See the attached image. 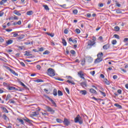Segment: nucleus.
I'll use <instances>...</instances> for the list:
<instances>
[{
  "label": "nucleus",
  "mask_w": 128,
  "mask_h": 128,
  "mask_svg": "<svg viewBox=\"0 0 128 128\" xmlns=\"http://www.w3.org/2000/svg\"><path fill=\"white\" fill-rule=\"evenodd\" d=\"M23 120H24V122H28V124H32V120L28 119V118L26 117L24 118Z\"/></svg>",
  "instance_id": "10"
},
{
  "label": "nucleus",
  "mask_w": 128,
  "mask_h": 128,
  "mask_svg": "<svg viewBox=\"0 0 128 128\" xmlns=\"http://www.w3.org/2000/svg\"><path fill=\"white\" fill-rule=\"evenodd\" d=\"M53 94L54 96H58V90L54 88L53 90Z\"/></svg>",
  "instance_id": "18"
},
{
  "label": "nucleus",
  "mask_w": 128,
  "mask_h": 128,
  "mask_svg": "<svg viewBox=\"0 0 128 128\" xmlns=\"http://www.w3.org/2000/svg\"><path fill=\"white\" fill-rule=\"evenodd\" d=\"M114 106H116V108H122V106L118 104H115Z\"/></svg>",
  "instance_id": "25"
},
{
  "label": "nucleus",
  "mask_w": 128,
  "mask_h": 128,
  "mask_svg": "<svg viewBox=\"0 0 128 128\" xmlns=\"http://www.w3.org/2000/svg\"><path fill=\"white\" fill-rule=\"evenodd\" d=\"M117 92H118V94H121L122 90H118V91H117Z\"/></svg>",
  "instance_id": "54"
},
{
  "label": "nucleus",
  "mask_w": 128,
  "mask_h": 128,
  "mask_svg": "<svg viewBox=\"0 0 128 128\" xmlns=\"http://www.w3.org/2000/svg\"><path fill=\"white\" fill-rule=\"evenodd\" d=\"M116 42H117L116 41V40H112V44H114V45L116 44Z\"/></svg>",
  "instance_id": "38"
},
{
  "label": "nucleus",
  "mask_w": 128,
  "mask_h": 128,
  "mask_svg": "<svg viewBox=\"0 0 128 128\" xmlns=\"http://www.w3.org/2000/svg\"><path fill=\"white\" fill-rule=\"evenodd\" d=\"M12 42H14V40H8L6 42V44L8 46V44H12Z\"/></svg>",
  "instance_id": "17"
},
{
  "label": "nucleus",
  "mask_w": 128,
  "mask_h": 128,
  "mask_svg": "<svg viewBox=\"0 0 128 128\" xmlns=\"http://www.w3.org/2000/svg\"><path fill=\"white\" fill-rule=\"evenodd\" d=\"M36 68L37 70H40V68H41L40 65H37L36 66Z\"/></svg>",
  "instance_id": "52"
},
{
  "label": "nucleus",
  "mask_w": 128,
  "mask_h": 128,
  "mask_svg": "<svg viewBox=\"0 0 128 128\" xmlns=\"http://www.w3.org/2000/svg\"><path fill=\"white\" fill-rule=\"evenodd\" d=\"M48 74L50 76H56L54 70L52 68H50L48 70Z\"/></svg>",
  "instance_id": "2"
},
{
  "label": "nucleus",
  "mask_w": 128,
  "mask_h": 128,
  "mask_svg": "<svg viewBox=\"0 0 128 128\" xmlns=\"http://www.w3.org/2000/svg\"><path fill=\"white\" fill-rule=\"evenodd\" d=\"M14 14H16V16H22V14H20V11L15 10L14 11Z\"/></svg>",
  "instance_id": "11"
},
{
  "label": "nucleus",
  "mask_w": 128,
  "mask_h": 128,
  "mask_svg": "<svg viewBox=\"0 0 128 128\" xmlns=\"http://www.w3.org/2000/svg\"><path fill=\"white\" fill-rule=\"evenodd\" d=\"M102 58H96L94 62L95 64H98V62H102Z\"/></svg>",
  "instance_id": "12"
},
{
  "label": "nucleus",
  "mask_w": 128,
  "mask_h": 128,
  "mask_svg": "<svg viewBox=\"0 0 128 128\" xmlns=\"http://www.w3.org/2000/svg\"><path fill=\"white\" fill-rule=\"evenodd\" d=\"M74 14H78V10H74L72 12Z\"/></svg>",
  "instance_id": "40"
},
{
  "label": "nucleus",
  "mask_w": 128,
  "mask_h": 128,
  "mask_svg": "<svg viewBox=\"0 0 128 128\" xmlns=\"http://www.w3.org/2000/svg\"><path fill=\"white\" fill-rule=\"evenodd\" d=\"M68 30L66 29L64 30V34H68Z\"/></svg>",
  "instance_id": "46"
},
{
  "label": "nucleus",
  "mask_w": 128,
  "mask_h": 128,
  "mask_svg": "<svg viewBox=\"0 0 128 128\" xmlns=\"http://www.w3.org/2000/svg\"><path fill=\"white\" fill-rule=\"evenodd\" d=\"M128 38H124V42H128Z\"/></svg>",
  "instance_id": "64"
},
{
  "label": "nucleus",
  "mask_w": 128,
  "mask_h": 128,
  "mask_svg": "<svg viewBox=\"0 0 128 128\" xmlns=\"http://www.w3.org/2000/svg\"><path fill=\"white\" fill-rule=\"evenodd\" d=\"M70 54H76V51H74V50H71L70 51Z\"/></svg>",
  "instance_id": "45"
},
{
  "label": "nucleus",
  "mask_w": 128,
  "mask_h": 128,
  "mask_svg": "<svg viewBox=\"0 0 128 128\" xmlns=\"http://www.w3.org/2000/svg\"><path fill=\"white\" fill-rule=\"evenodd\" d=\"M6 32H12V29H6Z\"/></svg>",
  "instance_id": "48"
},
{
  "label": "nucleus",
  "mask_w": 128,
  "mask_h": 128,
  "mask_svg": "<svg viewBox=\"0 0 128 128\" xmlns=\"http://www.w3.org/2000/svg\"><path fill=\"white\" fill-rule=\"evenodd\" d=\"M90 92L92 94H96V90H94V88L90 89Z\"/></svg>",
  "instance_id": "24"
},
{
  "label": "nucleus",
  "mask_w": 128,
  "mask_h": 128,
  "mask_svg": "<svg viewBox=\"0 0 128 128\" xmlns=\"http://www.w3.org/2000/svg\"><path fill=\"white\" fill-rule=\"evenodd\" d=\"M2 110L4 112H6V114H8V110H6V108L4 107H2Z\"/></svg>",
  "instance_id": "22"
},
{
  "label": "nucleus",
  "mask_w": 128,
  "mask_h": 128,
  "mask_svg": "<svg viewBox=\"0 0 128 128\" xmlns=\"http://www.w3.org/2000/svg\"><path fill=\"white\" fill-rule=\"evenodd\" d=\"M10 98H12V95H10V94H8L6 100H8L10 99Z\"/></svg>",
  "instance_id": "27"
},
{
  "label": "nucleus",
  "mask_w": 128,
  "mask_h": 128,
  "mask_svg": "<svg viewBox=\"0 0 128 128\" xmlns=\"http://www.w3.org/2000/svg\"><path fill=\"white\" fill-rule=\"evenodd\" d=\"M46 34H48V36H51V38H54V33L50 34L46 32Z\"/></svg>",
  "instance_id": "26"
},
{
  "label": "nucleus",
  "mask_w": 128,
  "mask_h": 128,
  "mask_svg": "<svg viewBox=\"0 0 128 128\" xmlns=\"http://www.w3.org/2000/svg\"><path fill=\"white\" fill-rule=\"evenodd\" d=\"M116 14H122V10L120 9L116 10Z\"/></svg>",
  "instance_id": "41"
},
{
  "label": "nucleus",
  "mask_w": 128,
  "mask_h": 128,
  "mask_svg": "<svg viewBox=\"0 0 128 128\" xmlns=\"http://www.w3.org/2000/svg\"><path fill=\"white\" fill-rule=\"evenodd\" d=\"M8 90H16V87L8 86Z\"/></svg>",
  "instance_id": "21"
},
{
  "label": "nucleus",
  "mask_w": 128,
  "mask_h": 128,
  "mask_svg": "<svg viewBox=\"0 0 128 128\" xmlns=\"http://www.w3.org/2000/svg\"><path fill=\"white\" fill-rule=\"evenodd\" d=\"M63 122L64 124H65V126H70V120H68L66 118H64Z\"/></svg>",
  "instance_id": "9"
},
{
  "label": "nucleus",
  "mask_w": 128,
  "mask_h": 128,
  "mask_svg": "<svg viewBox=\"0 0 128 128\" xmlns=\"http://www.w3.org/2000/svg\"><path fill=\"white\" fill-rule=\"evenodd\" d=\"M27 16H32L34 14V12L32 10L28 11L26 12Z\"/></svg>",
  "instance_id": "19"
},
{
  "label": "nucleus",
  "mask_w": 128,
  "mask_h": 128,
  "mask_svg": "<svg viewBox=\"0 0 128 128\" xmlns=\"http://www.w3.org/2000/svg\"><path fill=\"white\" fill-rule=\"evenodd\" d=\"M104 50H108L110 48V44H108L103 46Z\"/></svg>",
  "instance_id": "15"
},
{
  "label": "nucleus",
  "mask_w": 128,
  "mask_h": 128,
  "mask_svg": "<svg viewBox=\"0 0 128 128\" xmlns=\"http://www.w3.org/2000/svg\"><path fill=\"white\" fill-rule=\"evenodd\" d=\"M94 44H96V42L92 40L88 41L87 48H92V46H94Z\"/></svg>",
  "instance_id": "4"
},
{
  "label": "nucleus",
  "mask_w": 128,
  "mask_h": 128,
  "mask_svg": "<svg viewBox=\"0 0 128 128\" xmlns=\"http://www.w3.org/2000/svg\"><path fill=\"white\" fill-rule=\"evenodd\" d=\"M14 20H18V16H14Z\"/></svg>",
  "instance_id": "58"
},
{
  "label": "nucleus",
  "mask_w": 128,
  "mask_h": 128,
  "mask_svg": "<svg viewBox=\"0 0 128 128\" xmlns=\"http://www.w3.org/2000/svg\"><path fill=\"white\" fill-rule=\"evenodd\" d=\"M24 56H30V58H32V54H30L28 51H26V54H24Z\"/></svg>",
  "instance_id": "13"
},
{
  "label": "nucleus",
  "mask_w": 128,
  "mask_h": 128,
  "mask_svg": "<svg viewBox=\"0 0 128 128\" xmlns=\"http://www.w3.org/2000/svg\"><path fill=\"white\" fill-rule=\"evenodd\" d=\"M18 36V34L15 33L14 34L13 36L14 38H16V36Z\"/></svg>",
  "instance_id": "59"
},
{
  "label": "nucleus",
  "mask_w": 128,
  "mask_h": 128,
  "mask_svg": "<svg viewBox=\"0 0 128 128\" xmlns=\"http://www.w3.org/2000/svg\"><path fill=\"white\" fill-rule=\"evenodd\" d=\"M99 6L100 8H102V6H104V4L102 3L99 4Z\"/></svg>",
  "instance_id": "62"
},
{
  "label": "nucleus",
  "mask_w": 128,
  "mask_h": 128,
  "mask_svg": "<svg viewBox=\"0 0 128 128\" xmlns=\"http://www.w3.org/2000/svg\"><path fill=\"white\" fill-rule=\"evenodd\" d=\"M3 86H6L7 88H8V86H10V84L4 82H3Z\"/></svg>",
  "instance_id": "32"
},
{
  "label": "nucleus",
  "mask_w": 128,
  "mask_h": 128,
  "mask_svg": "<svg viewBox=\"0 0 128 128\" xmlns=\"http://www.w3.org/2000/svg\"><path fill=\"white\" fill-rule=\"evenodd\" d=\"M75 30L76 34H80V29L76 28Z\"/></svg>",
  "instance_id": "43"
},
{
  "label": "nucleus",
  "mask_w": 128,
  "mask_h": 128,
  "mask_svg": "<svg viewBox=\"0 0 128 128\" xmlns=\"http://www.w3.org/2000/svg\"><path fill=\"white\" fill-rule=\"evenodd\" d=\"M18 120L19 122L21 123V124H24V122L23 120L18 118Z\"/></svg>",
  "instance_id": "28"
},
{
  "label": "nucleus",
  "mask_w": 128,
  "mask_h": 128,
  "mask_svg": "<svg viewBox=\"0 0 128 128\" xmlns=\"http://www.w3.org/2000/svg\"><path fill=\"white\" fill-rule=\"evenodd\" d=\"M6 2H8L7 0H2L1 2H0V4H6Z\"/></svg>",
  "instance_id": "36"
},
{
  "label": "nucleus",
  "mask_w": 128,
  "mask_h": 128,
  "mask_svg": "<svg viewBox=\"0 0 128 128\" xmlns=\"http://www.w3.org/2000/svg\"><path fill=\"white\" fill-rule=\"evenodd\" d=\"M20 64H21L22 66H26V64H24V63L22 62H20Z\"/></svg>",
  "instance_id": "47"
},
{
  "label": "nucleus",
  "mask_w": 128,
  "mask_h": 128,
  "mask_svg": "<svg viewBox=\"0 0 128 128\" xmlns=\"http://www.w3.org/2000/svg\"><path fill=\"white\" fill-rule=\"evenodd\" d=\"M56 80H60V82H64V79H62L60 78H56Z\"/></svg>",
  "instance_id": "51"
},
{
  "label": "nucleus",
  "mask_w": 128,
  "mask_h": 128,
  "mask_svg": "<svg viewBox=\"0 0 128 128\" xmlns=\"http://www.w3.org/2000/svg\"><path fill=\"white\" fill-rule=\"evenodd\" d=\"M114 38H118V40H120V36L115 34L114 35Z\"/></svg>",
  "instance_id": "35"
},
{
  "label": "nucleus",
  "mask_w": 128,
  "mask_h": 128,
  "mask_svg": "<svg viewBox=\"0 0 128 128\" xmlns=\"http://www.w3.org/2000/svg\"><path fill=\"white\" fill-rule=\"evenodd\" d=\"M113 78H114V80H116V78H118V76H116V75H114V76H113Z\"/></svg>",
  "instance_id": "56"
},
{
  "label": "nucleus",
  "mask_w": 128,
  "mask_h": 128,
  "mask_svg": "<svg viewBox=\"0 0 128 128\" xmlns=\"http://www.w3.org/2000/svg\"><path fill=\"white\" fill-rule=\"evenodd\" d=\"M78 76L80 78H82L84 80H86V78H84V74L82 71H80L78 72Z\"/></svg>",
  "instance_id": "5"
},
{
  "label": "nucleus",
  "mask_w": 128,
  "mask_h": 128,
  "mask_svg": "<svg viewBox=\"0 0 128 128\" xmlns=\"http://www.w3.org/2000/svg\"><path fill=\"white\" fill-rule=\"evenodd\" d=\"M80 86H82L84 88H86L88 86V82L84 81L80 83Z\"/></svg>",
  "instance_id": "6"
},
{
  "label": "nucleus",
  "mask_w": 128,
  "mask_h": 128,
  "mask_svg": "<svg viewBox=\"0 0 128 128\" xmlns=\"http://www.w3.org/2000/svg\"><path fill=\"white\" fill-rule=\"evenodd\" d=\"M72 42H73V44H76L77 41L76 40H73L72 41Z\"/></svg>",
  "instance_id": "60"
},
{
  "label": "nucleus",
  "mask_w": 128,
  "mask_h": 128,
  "mask_svg": "<svg viewBox=\"0 0 128 128\" xmlns=\"http://www.w3.org/2000/svg\"><path fill=\"white\" fill-rule=\"evenodd\" d=\"M4 42V39L2 38V36H0V42Z\"/></svg>",
  "instance_id": "44"
},
{
  "label": "nucleus",
  "mask_w": 128,
  "mask_h": 128,
  "mask_svg": "<svg viewBox=\"0 0 128 128\" xmlns=\"http://www.w3.org/2000/svg\"><path fill=\"white\" fill-rule=\"evenodd\" d=\"M114 30H116V32H118L120 30V27H118V26H115Z\"/></svg>",
  "instance_id": "33"
},
{
  "label": "nucleus",
  "mask_w": 128,
  "mask_h": 128,
  "mask_svg": "<svg viewBox=\"0 0 128 128\" xmlns=\"http://www.w3.org/2000/svg\"><path fill=\"white\" fill-rule=\"evenodd\" d=\"M80 94H81L83 96H86V94H88V92L86 90H80Z\"/></svg>",
  "instance_id": "14"
},
{
  "label": "nucleus",
  "mask_w": 128,
  "mask_h": 128,
  "mask_svg": "<svg viewBox=\"0 0 128 128\" xmlns=\"http://www.w3.org/2000/svg\"><path fill=\"white\" fill-rule=\"evenodd\" d=\"M90 74L92 76H94V74H96V72L94 71H92L90 72Z\"/></svg>",
  "instance_id": "50"
},
{
  "label": "nucleus",
  "mask_w": 128,
  "mask_h": 128,
  "mask_svg": "<svg viewBox=\"0 0 128 128\" xmlns=\"http://www.w3.org/2000/svg\"><path fill=\"white\" fill-rule=\"evenodd\" d=\"M74 121L76 124L78 122L80 124H82L83 120L80 114L77 115L76 118H74Z\"/></svg>",
  "instance_id": "1"
},
{
  "label": "nucleus",
  "mask_w": 128,
  "mask_h": 128,
  "mask_svg": "<svg viewBox=\"0 0 128 128\" xmlns=\"http://www.w3.org/2000/svg\"><path fill=\"white\" fill-rule=\"evenodd\" d=\"M45 108L47 112H50L51 114H54L56 112L54 110L52 109V108L51 107H50V106H46Z\"/></svg>",
  "instance_id": "3"
},
{
  "label": "nucleus",
  "mask_w": 128,
  "mask_h": 128,
  "mask_svg": "<svg viewBox=\"0 0 128 128\" xmlns=\"http://www.w3.org/2000/svg\"><path fill=\"white\" fill-rule=\"evenodd\" d=\"M7 69L8 70H10V72L12 74H14V76H18V73L16 72L14 70L10 68V67H8Z\"/></svg>",
  "instance_id": "7"
},
{
  "label": "nucleus",
  "mask_w": 128,
  "mask_h": 128,
  "mask_svg": "<svg viewBox=\"0 0 128 128\" xmlns=\"http://www.w3.org/2000/svg\"><path fill=\"white\" fill-rule=\"evenodd\" d=\"M48 54V50H46L43 52V54Z\"/></svg>",
  "instance_id": "53"
},
{
  "label": "nucleus",
  "mask_w": 128,
  "mask_h": 128,
  "mask_svg": "<svg viewBox=\"0 0 128 128\" xmlns=\"http://www.w3.org/2000/svg\"><path fill=\"white\" fill-rule=\"evenodd\" d=\"M99 92L103 96H106V93L104 92H102L101 90H99Z\"/></svg>",
  "instance_id": "39"
},
{
  "label": "nucleus",
  "mask_w": 128,
  "mask_h": 128,
  "mask_svg": "<svg viewBox=\"0 0 128 128\" xmlns=\"http://www.w3.org/2000/svg\"><path fill=\"white\" fill-rule=\"evenodd\" d=\"M103 56H104V54H102V52H100L98 54L97 56L99 58H102Z\"/></svg>",
  "instance_id": "20"
},
{
  "label": "nucleus",
  "mask_w": 128,
  "mask_h": 128,
  "mask_svg": "<svg viewBox=\"0 0 128 128\" xmlns=\"http://www.w3.org/2000/svg\"><path fill=\"white\" fill-rule=\"evenodd\" d=\"M2 118H4V120H8V116H6V114H3Z\"/></svg>",
  "instance_id": "37"
},
{
  "label": "nucleus",
  "mask_w": 128,
  "mask_h": 128,
  "mask_svg": "<svg viewBox=\"0 0 128 128\" xmlns=\"http://www.w3.org/2000/svg\"><path fill=\"white\" fill-rule=\"evenodd\" d=\"M20 84H21V86H23V88L26 90H28V88L22 82H20Z\"/></svg>",
  "instance_id": "16"
},
{
  "label": "nucleus",
  "mask_w": 128,
  "mask_h": 128,
  "mask_svg": "<svg viewBox=\"0 0 128 128\" xmlns=\"http://www.w3.org/2000/svg\"><path fill=\"white\" fill-rule=\"evenodd\" d=\"M63 94L62 92L60 90H58V96H62Z\"/></svg>",
  "instance_id": "31"
},
{
  "label": "nucleus",
  "mask_w": 128,
  "mask_h": 128,
  "mask_svg": "<svg viewBox=\"0 0 128 128\" xmlns=\"http://www.w3.org/2000/svg\"><path fill=\"white\" fill-rule=\"evenodd\" d=\"M10 104H16V102L14 100H11L10 101Z\"/></svg>",
  "instance_id": "61"
},
{
  "label": "nucleus",
  "mask_w": 128,
  "mask_h": 128,
  "mask_svg": "<svg viewBox=\"0 0 128 128\" xmlns=\"http://www.w3.org/2000/svg\"><path fill=\"white\" fill-rule=\"evenodd\" d=\"M66 82H68L69 84H76V83H74V82L72 81H70V80H68L66 81Z\"/></svg>",
  "instance_id": "34"
},
{
  "label": "nucleus",
  "mask_w": 128,
  "mask_h": 128,
  "mask_svg": "<svg viewBox=\"0 0 128 128\" xmlns=\"http://www.w3.org/2000/svg\"><path fill=\"white\" fill-rule=\"evenodd\" d=\"M52 103L53 104V106H56V104L54 101L53 100V102H52Z\"/></svg>",
  "instance_id": "57"
},
{
  "label": "nucleus",
  "mask_w": 128,
  "mask_h": 128,
  "mask_svg": "<svg viewBox=\"0 0 128 128\" xmlns=\"http://www.w3.org/2000/svg\"><path fill=\"white\" fill-rule=\"evenodd\" d=\"M56 122H57L58 124H62V122H64V121H62V120L60 118H56Z\"/></svg>",
  "instance_id": "23"
},
{
  "label": "nucleus",
  "mask_w": 128,
  "mask_h": 128,
  "mask_svg": "<svg viewBox=\"0 0 128 128\" xmlns=\"http://www.w3.org/2000/svg\"><path fill=\"white\" fill-rule=\"evenodd\" d=\"M66 90L67 92V94H70V90H68V88H66Z\"/></svg>",
  "instance_id": "49"
},
{
  "label": "nucleus",
  "mask_w": 128,
  "mask_h": 128,
  "mask_svg": "<svg viewBox=\"0 0 128 128\" xmlns=\"http://www.w3.org/2000/svg\"><path fill=\"white\" fill-rule=\"evenodd\" d=\"M17 24H18L19 26H20V24H22V21L21 20H18L17 22Z\"/></svg>",
  "instance_id": "55"
},
{
  "label": "nucleus",
  "mask_w": 128,
  "mask_h": 128,
  "mask_svg": "<svg viewBox=\"0 0 128 128\" xmlns=\"http://www.w3.org/2000/svg\"><path fill=\"white\" fill-rule=\"evenodd\" d=\"M38 116V112H34L33 114V116Z\"/></svg>",
  "instance_id": "42"
},
{
  "label": "nucleus",
  "mask_w": 128,
  "mask_h": 128,
  "mask_svg": "<svg viewBox=\"0 0 128 128\" xmlns=\"http://www.w3.org/2000/svg\"><path fill=\"white\" fill-rule=\"evenodd\" d=\"M62 43L63 44V45L64 46H66V40L62 39Z\"/></svg>",
  "instance_id": "29"
},
{
  "label": "nucleus",
  "mask_w": 128,
  "mask_h": 128,
  "mask_svg": "<svg viewBox=\"0 0 128 128\" xmlns=\"http://www.w3.org/2000/svg\"><path fill=\"white\" fill-rule=\"evenodd\" d=\"M36 81L37 82H42V80L38 79V80H36Z\"/></svg>",
  "instance_id": "63"
},
{
  "label": "nucleus",
  "mask_w": 128,
  "mask_h": 128,
  "mask_svg": "<svg viewBox=\"0 0 128 128\" xmlns=\"http://www.w3.org/2000/svg\"><path fill=\"white\" fill-rule=\"evenodd\" d=\"M43 7L46 10H50V8H48V5H44Z\"/></svg>",
  "instance_id": "30"
},
{
  "label": "nucleus",
  "mask_w": 128,
  "mask_h": 128,
  "mask_svg": "<svg viewBox=\"0 0 128 128\" xmlns=\"http://www.w3.org/2000/svg\"><path fill=\"white\" fill-rule=\"evenodd\" d=\"M24 38V35L22 34L16 38L17 42H22V40Z\"/></svg>",
  "instance_id": "8"
}]
</instances>
